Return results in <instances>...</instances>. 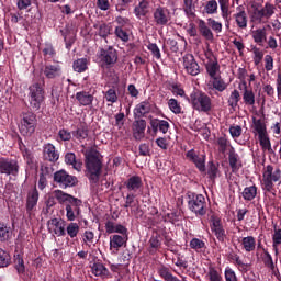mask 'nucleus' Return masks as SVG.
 <instances>
[{"instance_id":"obj_49","label":"nucleus","mask_w":281,"mask_h":281,"mask_svg":"<svg viewBox=\"0 0 281 281\" xmlns=\"http://www.w3.org/2000/svg\"><path fill=\"white\" fill-rule=\"evenodd\" d=\"M189 247L191 249H193L194 251H196L199 254V251H203V249H207V247L205 246V241L194 237L190 240Z\"/></svg>"},{"instance_id":"obj_17","label":"nucleus","mask_w":281,"mask_h":281,"mask_svg":"<svg viewBox=\"0 0 281 281\" xmlns=\"http://www.w3.org/2000/svg\"><path fill=\"white\" fill-rule=\"evenodd\" d=\"M43 159L50 164H56L60 159V153L56 149V146L52 143L44 144L43 146Z\"/></svg>"},{"instance_id":"obj_24","label":"nucleus","mask_w":281,"mask_h":281,"mask_svg":"<svg viewBox=\"0 0 281 281\" xmlns=\"http://www.w3.org/2000/svg\"><path fill=\"white\" fill-rule=\"evenodd\" d=\"M52 172L54 170L50 167L42 166L40 169V179L37 182L38 189L44 190L46 186H48L47 179H52Z\"/></svg>"},{"instance_id":"obj_63","label":"nucleus","mask_w":281,"mask_h":281,"mask_svg":"<svg viewBox=\"0 0 281 281\" xmlns=\"http://www.w3.org/2000/svg\"><path fill=\"white\" fill-rule=\"evenodd\" d=\"M209 281H223V276L218 273V270L215 268H210L207 272Z\"/></svg>"},{"instance_id":"obj_51","label":"nucleus","mask_w":281,"mask_h":281,"mask_svg":"<svg viewBox=\"0 0 281 281\" xmlns=\"http://www.w3.org/2000/svg\"><path fill=\"white\" fill-rule=\"evenodd\" d=\"M252 124L255 126V131L258 133V137L260 135H267V125L262 123V120L254 117Z\"/></svg>"},{"instance_id":"obj_50","label":"nucleus","mask_w":281,"mask_h":281,"mask_svg":"<svg viewBox=\"0 0 281 281\" xmlns=\"http://www.w3.org/2000/svg\"><path fill=\"white\" fill-rule=\"evenodd\" d=\"M261 11V14H263V19H271L272 14H276V7L269 2H266L265 5L259 9Z\"/></svg>"},{"instance_id":"obj_59","label":"nucleus","mask_w":281,"mask_h":281,"mask_svg":"<svg viewBox=\"0 0 281 281\" xmlns=\"http://www.w3.org/2000/svg\"><path fill=\"white\" fill-rule=\"evenodd\" d=\"M263 250V265L266 267H268V269H276V266L273 265V257H271V254H269V251L265 248H262Z\"/></svg>"},{"instance_id":"obj_34","label":"nucleus","mask_w":281,"mask_h":281,"mask_svg":"<svg viewBox=\"0 0 281 281\" xmlns=\"http://www.w3.org/2000/svg\"><path fill=\"white\" fill-rule=\"evenodd\" d=\"M72 135L78 139V142H82L89 137V126H87L85 123H80L77 126L76 131H72Z\"/></svg>"},{"instance_id":"obj_38","label":"nucleus","mask_w":281,"mask_h":281,"mask_svg":"<svg viewBox=\"0 0 281 281\" xmlns=\"http://www.w3.org/2000/svg\"><path fill=\"white\" fill-rule=\"evenodd\" d=\"M127 237L124 235H112L110 237V247L113 249H120L121 247H124V243H126Z\"/></svg>"},{"instance_id":"obj_42","label":"nucleus","mask_w":281,"mask_h":281,"mask_svg":"<svg viewBox=\"0 0 281 281\" xmlns=\"http://www.w3.org/2000/svg\"><path fill=\"white\" fill-rule=\"evenodd\" d=\"M241 245L248 254L256 250V237L247 236L241 239Z\"/></svg>"},{"instance_id":"obj_61","label":"nucleus","mask_w":281,"mask_h":281,"mask_svg":"<svg viewBox=\"0 0 281 281\" xmlns=\"http://www.w3.org/2000/svg\"><path fill=\"white\" fill-rule=\"evenodd\" d=\"M161 235L157 234L156 236H151L149 239V247L150 249H155V251H157V249L161 248Z\"/></svg>"},{"instance_id":"obj_15","label":"nucleus","mask_w":281,"mask_h":281,"mask_svg":"<svg viewBox=\"0 0 281 281\" xmlns=\"http://www.w3.org/2000/svg\"><path fill=\"white\" fill-rule=\"evenodd\" d=\"M48 232L55 234V236H67L66 227L67 222L63 218H52L47 222Z\"/></svg>"},{"instance_id":"obj_58","label":"nucleus","mask_w":281,"mask_h":281,"mask_svg":"<svg viewBox=\"0 0 281 281\" xmlns=\"http://www.w3.org/2000/svg\"><path fill=\"white\" fill-rule=\"evenodd\" d=\"M252 54H254V63L256 67H258V65H260V63H262V59L265 58V53L260 48L254 46Z\"/></svg>"},{"instance_id":"obj_48","label":"nucleus","mask_w":281,"mask_h":281,"mask_svg":"<svg viewBox=\"0 0 281 281\" xmlns=\"http://www.w3.org/2000/svg\"><path fill=\"white\" fill-rule=\"evenodd\" d=\"M221 175V170H218V164H214V161H209L207 176L211 181H216V178Z\"/></svg>"},{"instance_id":"obj_4","label":"nucleus","mask_w":281,"mask_h":281,"mask_svg":"<svg viewBox=\"0 0 281 281\" xmlns=\"http://www.w3.org/2000/svg\"><path fill=\"white\" fill-rule=\"evenodd\" d=\"M188 207L195 216H205L207 214V202L203 194H196L192 191L187 192Z\"/></svg>"},{"instance_id":"obj_10","label":"nucleus","mask_w":281,"mask_h":281,"mask_svg":"<svg viewBox=\"0 0 281 281\" xmlns=\"http://www.w3.org/2000/svg\"><path fill=\"white\" fill-rule=\"evenodd\" d=\"M54 181L61 190L78 186V177L69 175L65 169H60L54 173Z\"/></svg>"},{"instance_id":"obj_26","label":"nucleus","mask_w":281,"mask_h":281,"mask_svg":"<svg viewBox=\"0 0 281 281\" xmlns=\"http://www.w3.org/2000/svg\"><path fill=\"white\" fill-rule=\"evenodd\" d=\"M75 98L80 106H91L94 100L93 94L89 91H79L75 94Z\"/></svg>"},{"instance_id":"obj_29","label":"nucleus","mask_w":281,"mask_h":281,"mask_svg":"<svg viewBox=\"0 0 281 281\" xmlns=\"http://www.w3.org/2000/svg\"><path fill=\"white\" fill-rule=\"evenodd\" d=\"M91 271L93 276H97L99 278H109L111 276L109 269L104 266V263L100 261H97L91 266Z\"/></svg>"},{"instance_id":"obj_32","label":"nucleus","mask_w":281,"mask_h":281,"mask_svg":"<svg viewBox=\"0 0 281 281\" xmlns=\"http://www.w3.org/2000/svg\"><path fill=\"white\" fill-rule=\"evenodd\" d=\"M53 194H54V198L58 201V203L65 206L69 204L74 199H76V196L69 193H66L65 191L59 189L55 190Z\"/></svg>"},{"instance_id":"obj_11","label":"nucleus","mask_w":281,"mask_h":281,"mask_svg":"<svg viewBox=\"0 0 281 281\" xmlns=\"http://www.w3.org/2000/svg\"><path fill=\"white\" fill-rule=\"evenodd\" d=\"M20 168L19 160L8 157H0V175H5L7 177H18Z\"/></svg>"},{"instance_id":"obj_18","label":"nucleus","mask_w":281,"mask_h":281,"mask_svg":"<svg viewBox=\"0 0 281 281\" xmlns=\"http://www.w3.org/2000/svg\"><path fill=\"white\" fill-rule=\"evenodd\" d=\"M233 19L238 30H247L249 18L247 16V11H245V7L243 5L237 7L236 13L233 14Z\"/></svg>"},{"instance_id":"obj_3","label":"nucleus","mask_w":281,"mask_h":281,"mask_svg":"<svg viewBox=\"0 0 281 281\" xmlns=\"http://www.w3.org/2000/svg\"><path fill=\"white\" fill-rule=\"evenodd\" d=\"M189 102L192 105V109H194V111H199V113L210 114L212 109H214L212 98L201 90H194L191 92Z\"/></svg>"},{"instance_id":"obj_35","label":"nucleus","mask_w":281,"mask_h":281,"mask_svg":"<svg viewBox=\"0 0 281 281\" xmlns=\"http://www.w3.org/2000/svg\"><path fill=\"white\" fill-rule=\"evenodd\" d=\"M241 196L244 201H254V199L258 196V187H256V184H252L250 187L244 188Z\"/></svg>"},{"instance_id":"obj_53","label":"nucleus","mask_w":281,"mask_h":281,"mask_svg":"<svg viewBox=\"0 0 281 281\" xmlns=\"http://www.w3.org/2000/svg\"><path fill=\"white\" fill-rule=\"evenodd\" d=\"M204 12L207 14H218V2L216 0L206 1Z\"/></svg>"},{"instance_id":"obj_30","label":"nucleus","mask_w":281,"mask_h":281,"mask_svg":"<svg viewBox=\"0 0 281 281\" xmlns=\"http://www.w3.org/2000/svg\"><path fill=\"white\" fill-rule=\"evenodd\" d=\"M138 5L134 8V14L137 19H142V16H146L149 12L150 1L148 0H138Z\"/></svg>"},{"instance_id":"obj_54","label":"nucleus","mask_w":281,"mask_h":281,"mask_svg":"<svg viewBox=\"0 0 281 281\" xmlns=\"http://www.w3.org/2000/svg\"><path fill=\"white\" fill-rule=\"evenodd\" d=\"M263 19H265V15L260 11V9L255 8L250 15L251 23H255V25H260L261 23H263V21H262Z\"/></svg>"},{"instance_id":"obj_41","label":"nucleus","mask_w":281,"mask_h":281,"mask_svg":"<svg viewBox=\"0 0 281 281\" xmlns=\"http://www.w3.org/2000/svg\"><path fill=\"white\" fill-rule=\"evenodd\" d=\"M12 236V229L5 223L0 222V243H8Z\"/></svg>"},{"instance_id":"obj_8","label":"nucleus","mask_w":281,"mask_h":281,"mask_svg":"<svg viewBox=\"0 0 281 281\" xmlns=\"http://www.w3.org/2000/svg\"><path fill=\"white\" fill-rule=\"evenodd\" d=\"M37 125L38 120L36 119V114L32 111L24 112L19 127L21 135H23V137H32V135L36 133Z\"/></svg>"},{"instance_id":"obj_44","label":"nucleus","mask_w":281,"mask_h":281,"mask_svg":"<svg viewBox=\"0 0 281 281\" xmlns=\"http://www.w3.org/2000/svg\"><path fill=\"white\" fill-rule=\"evenodd\" d=\"M258 139L262 150H268L270 155H273V148L271 147V139L269 138V135L262 134L258 136Z\"/></svg>"},{"instance_id":"obj_20","label":"nucleus","mask_w":281,"mask_h":281,"mask_svg":"<svg viewBox=\"0 0 281 281\" xmlns=\"http://www.w3.org/2000/svg\"><path fill=\"white\" fill-rule=\"evenodd\" d=\"M228 164L233 175H236L243 168V160H240V156L234 147L228 149Z\"/></svg>"},{"instance_id":"obj_55","label":"nucleus","mask_w":281,"mask_h":281,"mask_svg":"<svg viewBox=\"0 0 281 281\" xmlns=\"http://www.w3.org/2000/svg\"><path fill=\"white\" fill-rule=\"evenodd\" d=\"M238 102H240V92L238 90H233L228 99V106L236 109Z\"/></svg>"},{"instance_id":"obj_6","label":"nucleus","mask_w":281,"mask_h":281,"mask_svg":"<svg viewBox=\"0 0 281 281\" xmlns=\"http://www.w3.org/2000/svg\"><path fill=\"white\" fill-rule=\"evenodd\" d=\"M251 36L254 43L259 45V47H265V43H267L266 49H272V52L278 49V40H276L273 33L269 36V33H267V27L252 31Z\"/></svg>"},{"instance_id":"obj_31","label":"nucleus","mask_w":281,"mask_h":281,"mask_svg":"<svg viewBox=\"0 0 281 281\" xmlns=\"http://www.w3.org/2000/svg\"><path fill=\"white\" fill-rule=\"evenodd\" d=\"M205 69L210 78H216L221 74V65L218 59L214 57V60H210L205 64Z\"/></svg>"},{"instance_id":"obj_64","label":"nucleus","mask_w":281,"mask_h":281,"mask_svg":"<svg viewBox=\"0 0 281 281\" xmlns=\"http://www.w3.org/2000/svg\"><path fill=\"white\" fill-rule=\"evenodd\" d=\"M158 276H160L162 278V280L165 281H169L170 277H172V272H170V268L162 266L160 268H158Z\"/></svg>"},{"instance_id":"obj_52","label":"nucleus","mask_w":281,"mask_h":281,"mask_svg":"<svg viewBox=\"0 0 281 281\" xmlns=\"http://www.w3.org/2000/svg\"><path fill=\"white\" fill-rule=\"evenodd\" d=\"M103 97L106 100V102L115 104V102H117V90H115V87H112L108 91L103 92Z\"/></svg>"},{"instance_id":"obj_43","label":"nucleus","mask_w":281,"mask_h":281,"mask_svg":"<svg viewBox=\"0 0 281 281\" xmlns=\"http://www.w3.org/2000/svg\"><path fill=\"white\" fill-rule=\"evenodd\" d=\"M12 265V256L8 250H3L0 248V269H5V267H10Z\"/></svg>"},{"instance_id":"obj_40","label":"nucleus","mask_w":281,"mask_h":281,"mask_svg":"<svg viewBox=\"0 0 281 281\" xmlns=\"http://www.w3.org/2000/svg\"><path fill=\"white\" fill-rule=\"evenodd\" d=\"M13 265L19 276H22L23 273H25V261L23 260V255L15 254L13 257Z\"/></svg>"},{"instance_id":"obj_7","label":"nucleus","mask_w":281,"mask_h":281,"mask_svg":"<svg viewBox=\"0 0 281 281\" xmlns=\"http://www.w3.org/2000/svg\"><path fill=\"white\" fill-rule=\"evenodd\" d=\"M99 65L101 69H111L115 67L119 60L117 49L113 46L100 48L98 53Z\"/></svg>"},{"instance_id":"obj_27","label":"nucleus","mask_w":281,"mask_h":281,"mask_svg":"<svg viewBox=\"0 0 281 281\" xmlns=\"http://www.w3.org/2000/svg\"><path fill=\"white\" fill-rule=\"evenodd\" d=\"M125 186L128 192H137V190H142L144 182H142V177L132 176L126 180Z\"/></svg>"},{"instance_id":"obj_33","label":"nucleus","mask_w":281,"mask_h":281,"mask_svg":"<svg viewBox=\"0 0 281 281\" xmlns=\"http://www.w3.org/2000/svg\"><path fill=\"white\" fill-rule=\"evenodd\" d=\"M198 27L201 36H203L205 41H214V33L212 32V29L207 26L205 20H199Z\"/></svg>"},{"instance_id":"obj_22","label":"nucleus","mask_w":281,"mask_h":281,"mask_svg":"<svg viewBox=\"0 0 281 281\" xmlns=\"http://www.w3.org/2000/svg\"><path fill=\"white\" fill-rule=\"evenodd\" d=\"M151 111L153 104H150V101H142L134 108V119L142 120V117H146V115H148V113Z\"/></svg>"},{"instance_id":"obj_5","label":"nucleus","mask_w":281,"mask_h":281,"mask_svg":"<svg viewBox=\"0 0 281 281\" xmlns=\"http://www.w3.org/2000/svg\"><path fill=\"white\" fill-rule=\"evenodd\" d=\"M29 102L33 111H41L45 102V83L34 82L29 87Z\"/></svg>"},{"instance_id":"obj_2","label":"nucleus","mask_w":281,"mask_h":281,"mask_svg":"<svg viewBox=\"0 0 281 281\" xmlns=\"http://www.w3.org/2000/svg\"><path fill=\"white\" fill-rule=\"evenodd\" d=\"M281 182V169L280 167H273V165H267L262 171V190L270 194H276L274 183Z\"/></svg>"},{"instance_id":"obj_13","label":"nucleus","mask_w":281,"mask_h":281,"mask_svg":"<svg viewBox=\"0 0 281 281\" xmlns=\"http://www.w3.org/2000/svg\"><path fill=\"white\" fill-rule=\"evenodd\" d=\"M82 200L74 198L69 204L65 205L67 221L74 222L82 214Z\"/></svg>"},{"instance_id":"obj_45","label":"nucleus","mask_w":281,"mask_h":281,"mask_svg":"<svg viewBox=\"0 0 281 281\" xmlns=\"http://www.w3.org/2000/svg\"><path fill=\"white\" fill-rule=\"evenodd\" d=\"M168 109L175 115H181V113H183V109L181 108V103L175 98H171V99L168 100Z\"/></svg>"},{"instance_id":"obj_36","label":"nucleus","mask_w":281,"mask_h":281,"mask_svg":"<svg viewBox=\"0 0 281 281\" xmlns=\"http://www.w3.org/2000/svg\"><path fill=\"white\" fill-rule=\"evenodd\" d=\"M74 71L77 74H85L87 69H89V59L87 58H78L72 63Z\"/></svg>"},{"instance_id":"obj_23","label":"nucleus","mask_w":281,"mask_h":281,"mask_svg":"<svg viewBox=\"0 0 281 281\" xmlns=\"http://www.w3.org/2000/svg\"><path fill=\"white\" fill-rule=\"evenodd\" d=\"M145 133H146V120L135 119L133 123V137L138 140L144 139Z\"/></svg>"},{"instance_id":"obj_57","label":"nucleus","mask_w":281,"mask_h":281,"mask_svg":"<svg viewBox=\"0 0 281 281\" xmlns=\"http://www.w3.org/2000/svg\"><path fill=\"white\" fill-rule=\"evenodd\" d=\"M207 25L211 27V30H213V32H215V34H221V32H223V23L212 18L207 19Z\"/></svg>"},{"instance_id":"obj_37","label":"nucleus","mask_w":281,"mask_h":281,"mask_svg":"<svg viewBox=\"0 0 281 281\" xmlns=\"http://www.w3.org/2000/svg\"><path fill=\"white\" fill-rule=\"evenodd\" d=\"M244 85H245L244 94H243L244 104H246V106H254V104H256V94L254 93V90L247 89V83H244Z\"/></svg>"},{"instance_id":"obj_62","label":"nucleus","mask_w":281,"mask_h":281,"mask_svg":"<svg viewBox=\"0 0 281 281\" xmlns=\"http://www.w3.org/2000/svg\"><path fill=\"white\" fill-rule=\"evenodd\" d=\"M225 281H238V277L236 276V271L234 269L226 267L224 270Z\"/></svg>"},{"instance_id":"obj_9","label":"nucleus","mask_w":281,"mask_h":281,"mask_svg":"<svg viewBox=\"0 0 281 281\" xmlns=\"http://www.w3.org/2000/svg\"><path fill=\"white\" fill-rule=\"evenodd\" d=\"M153 19L157 27H168L172 23V12L166 7H157L153 11Z\"/></svg>"},{"instance_id":"obj_16","label":"nucleus","mask_w":281,"mask_h":281,"mask_svg":"<svg viewBox=\"0 0 281 281\" xmlns=\"http://www.w3.org/2000/svg\"><path fill=\"white\" fill-rule=\"evenodd\" d=\"M183 67L189 76H199L201 74V66L196 63L194 55L187 54L182 58Z\"/></svg>"},{"instance_id":"obj_28","label":"nucleus","mask_w":281,"mask_h":281,"mask_svg":"<svg viewBox=\"0 0 281 281\" xmlns=\"http://www.w3.org/2000/svg\"><path fill=\"white\" fill-rule=\"evenodd\" d=\"M65 164L67 166H72L74 170H77V172H82V161L76 158V154L67 153L65 155Z\"/></svg>"},{"instance_id":"obj_46","label":"nucleus","mask_w":281,"mask_h":281,"mask_svg":"<svg viewBox=\"0 0 281 281\" xmlns=\"http://www.w3.org/2000/svg\"><path fill=\"white\" fill-rule=\"evenodd\" d=\"M66 234H68L69 238L74 240V238H77L78 234H80V225H78V223L70 222L66 226Z\"/></svg>"},{"instance_id":"obj_1","label":"nucleus","mask_w":281,"mask_h":281,"mask_svg":"<svg viewBox=\"0 0 281 281\" xmlns=\"http://www.w3.org/2000/svg\"><path fill=\"white\" fill-rule=\"evenodd\" d=\"M83 153L86 177L90 183H98L102 175V154L95 147H89Z\"/></svg>"},{"instance_id":"obj_19","label":"nucleus","mask_w":281,"mask_h":281,"mask_svg":"<svg viewBox=\"0 0 281 281\" xmlns=\"http://www.w3.org/2000/svg\"><path fill=\"white\" fill-rule=\"evenodd\" d=\"M149 125L154 136H156L158 133H162V135H166V133L170 131V123L166 120L151 119Z\"/></svg>"},{"instance_id":"obj_60","label":"nucleus","mask_w":281,"mask_h":281,"mask_svg":"<svg viewBox=\"0 0 281 281\" xmlns=\"http://www.w3.org/2000/svg\"><path fill=\"white\" fill-rule=\"evenodd\" d=\"M57 142H71V132L67 128L59 130L57 134Z\"/></svg>"},{"instance_id":"obj_14","label":"nucleus","mask_w":281,"mask_h":281,"mask_svg":"<svg viewBox=\"0 0 281 281\" xmlns=\"http://www.w3.org/2000/svg\"><path fill=\"white\" fill-rule=\"evenodd\" d=\"M186 158L191 164H194L195 168H198L200 172H205V160H206L205 154H200L194 149H190L186 153Z\"/></svg>"},{"instance_id":"obj_25","label":"nucleus","mask_w":281,"mask_h":281,"mask_svg":"<svg viewBox=\"0 0 281 281\" xmlns=\"http://www.w3.org/2000/svg\"><path fill=\"white\" fill-rule=\"evenodd\" d=\"M38 205V189L34 187L32 191L27 193L26 198V212L27 214H32L34 212V207Z\"/></svg>"},{"instance_id":"obj_56","label":"nucleus","mask_w":281,"mask_h":281,"mask_svg":"<svg viewBox=\"0 0 281 281\" xmlns=\"http://www.w3.org/2000/svg\"><path fill=\"white\" fill-rule=\"evenodd\" d=\"M20 149L22 151V155L24 159H26V164H32L34 156L32 155V151L27 148H25V145L23 144V139L20 138L19 142Z\"/></svg>"},{"instance_id":"obj_47","label":"nucleus","mask_w":281,"mask_h":281,"mask_svg":"<svg viewBox=\"0 0 281 281\" xmlns=\"http://www.w3.org/2000/svg\"><path fill=\"white\" fill-rule=\"evenodd\" d=\"M212 80V89H215V91L223 93V91L227 89V85L225 83V80L221 78V76L213 77Z\"/></svg>"},{"instance_id":"obj_39","label":"nucleus","mask_w":281,"mask_h":281,"mask_svg":"<svg viewBox=\"0 0 281 281\" xmlns=\"http://www.w3.org/2000/svg\"><path fill=\"white\" fill-rule=\"evenodd\" d=\"M217 146H218V153H221V155H225L227 150H229L231 148H234V146H232V143H229V139H227V136L218 137Z\"/></svg>"},{"instance_id":"obj_21","label":"nucleus","mask_w":281,"mask_h":281,"mask_svg":"<svg viewBox=\"0 0 281 281\" xmlns=\"http://www.w3.org/2000/svg\"><path fill=\"white\" fill-rule=\"evenodd\" d=\"M43 74L48 80H56L63 76V67L58 64H46Z\"/></svg>"},{"instance_id":"obj_12","label":"nucleus","mask_w":281,"mask_h":281,"mask_svg":"<svg viewBox=\"0 0 281 281\" xmlns=\"http://www.w3.org/2000/svg\"><path fill=\"white\" fill-rule=\"evenodd\" d=\"M210 223L211 232L214 234L218 243H225V238H227V233L225 232L223 222H221V217L213 214L210 217Z\"/></svg>"}]
</instances>
